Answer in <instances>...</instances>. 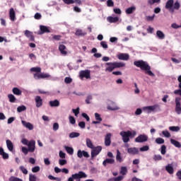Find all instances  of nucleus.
<instances>
[{
    "instance_id": "nucleus-26",
    "label": "nucleus",
    "mask_w": 181,
    "mask_h": 181,
    "mask_svg": "<svg viewBox=\"0 0 181 181\" xmlns=\"http://www.w3.org/2000/svg\"><path fill=\"white\" fill-rule=\"evenodd\" d=\"M115 160L114 158H106L103 162V166H107V163H109L110 165H113L115 163Z\"/></svg>"
},
{
    "instance_id": "nucleus-41",
    "label": "nucleus",
    "mask_w": 181,
    "mask_h": 181,
    "mask_svg": "<svg viewBox=\"0 0 181 181\" xmlns=\"http://www.w3.org/2000/svg\"><path fill=\"white\" fill-rule=\"evenodd\" d=\"M8 98L10 103H15L16 101V98L15 97V95H13L12 94H8Z\"/></svg>"
},
{
    "instance_id": "nucleus-29",
    "label": "nucleus",
    "mask_w": 181,
    "mask_h": 181,
    "mask_svg": "<svg viewBox=\"0 0 181 181\" xmlns=\"http://www.w3.org/2000/svg\"><path fill=\"white\" fill-rule=\"evenodd\" d=\"M170 144L175 146V148H181V144L178 141H176L173 139H170Z\"/></svg>"
},
{
    "instance_id": "nucleus-7",
    "label": "nucleus",
    "mask_w": 181,
    "mask_h": 181,
    "mask_svg": "<svg viewBox=\"0 0 181 181\" xmlns=\"http://www.w3.org/2000/svg\"><path fill=\"white\" fill-rule=\"evenodd\" d=\"M134 141L137 144H144V142L148 141V136L145 134H140L135 139Z\"/></svg>"
},
{
    "instance_id": "nucleus-16",
    "label": "nucleus",
    "mask_w": 181,
    "mask_h": 181,
    "mask_svg": "<svg viewBox=\"0 0 181 181\" xmlns=\"http://www.w3.org/2000/svg\"><path fill=\"white\" fill-rule=\"evenodd\" d=\"M111 136L112 134L111 133H107L105 136V146H110L111 145Z\"/></svg>"
},
{
    "instance_id": "nucleus-28",
    "label": "nucleus",
    "mask_w": 181,
    "mask_h": 181,
    "mask_svg": "<svg viewBox=\"0 0 181 181\" xmlns=\"http://www.w3.org/2000/svg\"><path fill=\"white\" fill-rule=\"evenodd\" d=\"M156 37L160 39V40H163V39H165V34L163 33V32L160 31V30H157L156 31Z\"/></svg>"
},
{
    "instance_id": "nucleus-22",
    "label": "nucleus",
    "mask_w": 181,
    "mask_h": 181,
    "mask_svg": "<svg viewBox=\"0 0 181 181\" xmlns=\"http://www.w3.org/2000/svg\"><path fill=\"white\" fill-rule=\"evenodd\" d=\"M9 16H10V19H11V21H12V22H14V21H16V16L15 13V10L13 8H11L9 11Z\"/></svg>"
},
{
    "instance_id": "nucleus-46",
    "label": "nucleus",
    "mask_w": 181,
    "mask_h": 181,
    "mask_svg": "<svg viewBox=\"0 0 181 181\" xmlns=\"http://www.w3.org/2000/svg\"><path fill=\"white\" fill-rule=\"evenodd\" d=\"M153 19H155V14H153V16H146V21H147L148 22H152L153 21Z\"/></svg>"
},
{
    "instance_id": "nucleus-52",
    "label": "nucleus",
    "mask_w": 181,
    "mask_h": 181,
    "mask_svg": "<svg viewBox=\"0 0 181 181\" xmlns=\"http://www.w3.org/2000/svg\"><path fill=\"white\" fill-rule=\"evenodd\" d=\"M40 170V167L39 165L35 166L32 168L33 173H37Z\"/></svg>"
},
{
    "instance_id": "nucleus-1",
    "label": "nucleus",
    "mask_w": 181,
    "mask_h": 181,
    "mask_svg": "<svg viewBox=\"0 0 181 181\" xmlns=\"http://www.w3.org/2000/svg\"><path fill=\"white\" fill-rule=\"evenodd\" d=\"M134 64L136 67H139L141 70L146 71V74H148L151 77H155V74L152 73V71H151V66H149L148 62L144 60H138L135 61Z\"/></svg>"
},
{
    "instance_id": "nucleus-35",
    "label": "nucleus",
    "mask_w": 181,
    "mask_h": 181,
    "mask_svg": "<svg viewBox=\"0 0 181 181\" xmlns=\"http://www.w3.org/2000/svg\"><path fill=\"white\" fill-rule=\"evenodd\" d=\"M86 146L90 149H94V145L93 144V141H91V139H86Z\"/></svg>"
},
{
    "instance_id": "nucleus-19",
    "label": "nucleus",
    "mask_w": 181,
    "mask_h": 181,
    "mask_svg": "<svg viewBox=\"0 0 181 181\" xmlns=\"http://www.w3.org/2000/svg\"><path fill=\"white\" fill-rule=\"evenodd\" d=\"M25 36H26V37L30 39V42H35V37L33 36V32H30V30H26L25 31Z\"/></svg>"
},
{
    "instance_id": "nucleus-27",
    "label": "nucleus",
    "mask_w": 181,
    "mask_h": 181,
    "mask_svg": "<svg viewBox=\"0 0 181 181\" xmlns=\"http://www.w3.org/2000/svg\"><path fill=\"white\" fill-rule=\"evenodd\" d=\"M165 170L170 174V175H173V166L172 164H168L165 166Z\"/></svg>"
},
{
    "instance_id": "nucleus-63",
    "label": "nucleus",
    "mask_w": 181,
    "mask_h": 181,
    "mask_svg": "<svg viewBox=\"0 0 181 181\" xmlns=\"http://www.w3.org/2000/svg\"><path fill=\"white\" fill-rule=\"evenodd\" d=\"M100 46H102V47L103 49H108V45L107 44V42H105V41H102L100 42Z\"/></svg>"
},
{
    "instance_id": "nucleus-17",
    "label": "nucleus",
    "mask_w": 181,
    "mask_h": 181,
    "mask_svg": "<svg viewBox=\"0 0 181 181\" xmlns=\"http://www.w3.org/2000/svg\"><path fill=\"white\" fill-rule=\"evenodd\" d=\"M127 152L129 155H138V153H139V148L136 147H131L127 149Z\"/></svg>"
},
{
    "instance_id": "nucleus-62",
    "label": "nucleus",
    "mask_w": 181,
    "mask_h": 181,
    "mask_svg": "<svg viewBox=\"0 0 181 181\" xmlns=\"http://www.w3.org/2000/svg\"><path fill=\"white\" fill-rule=\"evenodd\" d=\"M78 126L80 127L81 129H84L86 128V122H79Z\"/></svg>"
},
{
    "instance_id": "nucleus-4",
    "label": "nucleus",
    "mask_w": 181,
    "mask_h": 181,
    "mask_svg": "<svg viewBox=\"0 0 181 181\" xmlns=\"http://www.w3.org/2000/svg\"><path fill=\"white\" fill-rule=\"evenodd\" d=\"M143 110L147 112V114H151L152 112L160 111V107L159 105H153L151 106H146L143 107Z\"/></svg>"
},
{
    "instance_id": "nucleus-32",
    "label": "nucleus",
    "mask_w": 181,
    "mask_h": 181,
    "mask_svg": "<svg viewBox=\"0 0 181 181\" xmlns=\"http://www.w3.org/2000/svg\"><path fill=\"white\" fill-rule=\"evenodd\" d=\"M59 50L62 53V54H67V51H66V47L64 45H60L59 46Z\"/></svg>"
},
{
    "instance_id": "nucleus-42",
    "label": "nucleus",
    "mask_w": 181,
    "mask_h": 181,
    "mask_svg": "<svg viewBox=\"0 0 181 181\" xmlns=\"http://www.w3.org/2000/svg\"><path fill=\"white\" fill-rule=\"evenodd\" d=\"M156 144H158V145H162L163 144H165V139L158 137L156 139Z\"/></svg>"
},
{
    "instance_id": "nucleus-40",
    "label": "nucleus",
    "mask_w": 181,
    "mask_h": 181,
    "mask_svg": "<svg viewBox=\"0 0 181 181\" xmlns=\"http://www.w3.org/2000/svg\"><path fill=\"white\" fill-rule=\"evenodd\" d=\"M78 136H80V133H78V132H73L69 134V138H71V139H73V138H78Z\"/></svg>"
},
{
    "instance_id": "nucleus-60",
    "label": "nucleus",
    "mask_w": 181,
    "mask_h": 181,
    "mask_svg": "<svg viewBox=\"0 0 181 181\" xmlns=\"http://www.w3.org/2000/svg\"><path fill=\"white\" fill-rule=\"evenodd\" d=\"M59 128V123L55 122L53 124V126H52L53 131L54 132L58 131Z\"/></svg>"
},
{
    "instance_id": "nucleus-31",
    "label": "nucleus",
    "mask_w": 181,
    "mask_h": 181,
    "mask_svg": "<svg viewBox=\"0 0 181 181\" xmlns=\"http://www.w3.org/2000/svg\"><path fill=\"white\" fill-rule=\"evenodd\" d=\"M65 151L69 153V155H73L74 153V149L73 147H69L67 146H64Z\"/></svg>"
},
{
    "instance_id": "nucleus-21",
    "label": "nucleus",
    "mask_w": 181,
    "mask_h": 181,
    "mask_svg": "<svg viewBox=\"0 0 181 181\" xmlns=\"http://www.w3.org/2000/svg\"><path fill=\"white\" fill-rule=\"evenodd\" d=\"M6 147L10 152H13V143L11 140L7 139L6 141Z\"/></svg>"
},
{
    "instance_id": "nucleus-50",
    "label": "nucleus",
    "mask_w": 181,
    "mask_h": 181,
    "mask_svg": "<svg viewBox=\"0 0 181 181\" xmlns=\"http://www.w3.org/2000/svg\"><path fill=\"white\" fill-rule=\"evenodd\" d=\"M153 159L155 161L162 160V156H160V154L154 155Z\"/></svg>"
},
{
    "instance_id": "nucleus-2",
    "label": "nucleus",
    "mask_w": 181,
    "mask_h": 181,
    "mask_svg": "<svg viewBox=\"0 0 181 181\" xmlns=\"http://www.w3.org/2000/svg\"><path fill=\"white\" fill-rule=\"evenodd\" d=\"M119 135L122 136V139L124 142V144H128L129 142V138H135L136 136V131H122L119 133Z\"/></svg>"
},
{
    "instance_id": "nucleus-44",
    "label": "nucleus",
    "mask_w": 181,
    "mask_h": 181,
    "mask_svg": "<svg viewBox=\"0 0 181 181\" xmlns=\"http://www.w3.org/2000/svg\"><path fill=\"white\" fill-rule=\"evenodd\" d=\"M17 111L18 112H23V111H26V106L25 105H21L17 107Z\"/></svg>"
},
{
    "instance_id": "nucleus-5",
    "label": "nucleus",
    "mask_w": 181,
    "mask_h": 181,
    "mask_svg": "<svg viewBox=\"0 0 181 181\" xmlns=\"http://www.w3.org/2000/svg\"><path fill=\"white\" fill-rule=\"evenodd\" d=\"M79 78H81V80H83V78H91V73L90 70L86 69L81 71L79 72Z\"/></svg>"
},
{
    "instance_id": "nucleus-55",
    "label": "nucleus",
    "mask_w": 181,
    "mask_h": 181,
    "mask_svg": "<svg viewBox=\"0 0 181 181\" xmlns=\"http://www.w3.org/2000/svg\"><path fill=\"white\" fill-rule=\"evenodd\" d=\"M19 169L21 170L22 173L24 175H28V169L25 168L23 165L20 166Z\"/></svg>"
},
{
    "instance_id": "nucleus-47",
    "label": "nucleus",
    "mask_w": 181,
    "mask_h": 181,
    "mask_svg": "<svg viewBox=\"0 0 181 181\" xmlns=\"http://www.w3.org/2000/svg\"><path fill=\"white\" fill-rule=\"evenodd\" d=\"M95 119L96 121H99V122H101L103 121V118H101V115L98 113H95Z\"/></svg>"
},
{
    "instance_id": "nucleus-59",
    "label": "nucleus",
    "mask_w": 181,
    "mask_h": 181,
    "mask_svg": "<svg viewBox=\"0 0 181 181\" xmlns=\"http://www.w3.org/2000/svg\"><path fill=\"white\" fill-rule=\"evenodd\" d=\"M35 80H40L42 78V74L35 73L34 74Z\"/></svg>"
},
{
    "instance_id": "nucleus-9",
    "label": "nucleus",
    "mask_w": 181,
    "mask_h": 181,
    "mask_svg": "<svg viewBox=\"0 0 181 181\" xmlns=\"http://www.w3.org/2000/svg\"><path fill=\"white\" fill-rule=\"evenodd\" d=\"M174 4H175V0H168L165 4V9H168L170 13H173V12H175V10L173 8Z\"/></svg>"
},
{
    "instance_id": "nucleus-43",
    "label": "nucleus",
    "mask_w": 181,
    "mask_h": 181,
    "mask_svg": "<svg viewBox=\"0 0 181 181\" xmlns=\"http://www.w3.org/2000/svg\"><path fill=\"white\" fill-rule=\"evenodd\" d=\"M48 179H49V180L62 181L61 177H54L52 175H48Z\"/></svg>"
},
{
    "instance_id": "nucleus-58",
    "label": "nucleus",
    "mask_w": 181,
    "mask_h": 181,
    "mask_svg": "<svg viewBox=\"0 0 181 181\" xmlns=\"http://www.w3.org/2000/svg\"><path fill=\"white\" fill-rule=\"evenodd\" d=\"M67 163V160L66 159H59V164L61 166H64Z\"/></svg>"
},
{
    "instance_id": "nucleus-53",
    "label": "nucleus",
    "mask_w": 181,
    "mask_h": 181,
    "mask_svg": "<svg viewBox=\"0 0 181 181\" xmlns=\"http://www.w3.org/2000/svg\"><path fill=\"white\" fill-rule=\"evenodd\" d=\"M72 112H74L75 117H77L80 114V107H77L76 109H72Z\"/></svg>"
},
{
    "instance_id": "nucleus-24",
    "label": "nucleus",
    "mask_w": 181,
    "mask_h": 181,
    "mask_svg": "<svg viewBox=\"0 0 181 181\" xmlns=\"http://www.w3.org/2000/svg\"><path fill=\"white\" fill-rule=\"evenodd\" d=\"M107 22H110V23H117V22L119 21V18L109 16L107 17Z\"/></svg>"
},
{
    "instance_id": "nucleus-23",
    "label": "nucleus",
    "mask_w": 181,
    "mask_h": 181,
    "mask_svg": "<svg viewBox=\"0 0 181 181\" xmlns=\"http://www.w3.org/2000/svg\"><path fill=\"white\" fill-rule=\"evenodd\" d=\"M0 156H2L3 159H9V154L6 153L2 147H0Z\"/></svg>"
},
{
    "instance_id": "nucleus-20",
    "label": "nucleus",
    "mask_w": 181,
    "mask_h": 181,
    "mask_svg": "<svg viewBox=\"0 0 181 181\" xmlns=\"http://www.w3.org/2000/svg\"><path fill=\"white\" fill-rule=\"evenodd\" d=\"M117 58L119 59V60H129V54L121 53L117 55Z\"/></svg>"
},
{
    "instance_id": "nucleus-10",
    "label": "nucleus",
    "mask_w": 181,
    "mask_h": 181,
    "mask_svg": "<svg viewBox=\"0 0 181 181\" xmlns=\"http://www.w3.org/2000/svg\"><path fill=\"white\" fill-rule=\"evenodd\" d=\"M101 151H103V147L101 146H98L96 147L93 146V148H92L91 151V158H95Z\"/></svg>"
},
{
    "instance_id": "nucleus-33",
    "label": "nucleus",
    "mask_w": 181,
    "mask_h": 181,
    "mask_svg": "<svg viewBox=\"0 0 181 181\" xmlns=\"http://www.w3.org/2000/svg\"><path fill=\"white\" fill-rule=\"evenodd\" d=\"M136 8L135 6H131L126 9V13L127 15H131V13H133L134 11H135Z\"/></svg>"
},
{
    "instance_id": "nucleus-3",
    "label": "nucleus",
    "mask_w": 181,
    "mask_h": 181,
    "mask_svg": "<svg viewBox=\"0 0 181 181\" xmlns=\"http://www.w3.org/2000/svg\"><path fill=\"white\" fill-rule=\"evenodd\" d=\"M105 66H107L105 71L108 73H111L112 71H114L115 69H119V67H124L125 66V64L122 62H107L105 64Z\"/></svg>"
},
{
    "instance_id": "nucleus-37",
    "label": "nucleus",
    "mask_w": 181,
    "mask_h": 181,
    "mask_svg": "<svg viewBox=\"0 0 181 181\" xmlns=\"http://www.w3.org/2000/svg\"><path fill=\"white\" fill-rule=\"evenodd\" d=\"M76 36H86L87 33H83V30L77 29L75 33Z\"/></svg>"
},
{
    "instance_id": "nucleus-39",
    "label": "nucleus",
    "mask_w": 181,
    "mask_h": 181,
    "mask_svg": "<svg viewBox=\"0 0 181 181\" xmlns=\"http://www.w3.org/2000/svg\"><path fill=\"white\" fill-rule=\"evenodd\" d=\"M173 6V9H174V11H175V9L176 11H179V9H180V3H179V1H176L174 3Z\"/></svg>"
},
{
    "instance_id": "nucleus-6",
    "label": "nucleus",
    "mask_w": 181,
    "mask_h": 181,
    "mask_svg": "<svg viewBox=\"0 0 181 181\" xmlns=\"http://www.w3.org/2000/svg\"><path fill=\"white\" fill-rule=\"evenodd\" d=\"M72 177L76 181H81V179L87 177V174L83 171H79L78 173L73 174Z\"/></svg>"
},
{
    "instance_id": "nucleus-56",
    "label": "nucleus",
    "mask_w": 181,
    "mask_h": 181,
    "mask_svg": "<svg viewBox=\"0 0 181 181\" xmlns=\"http://www.w3.org/2000/svg\"><path fill=\"white\" fill-rule=\"evenodd\" d=\"M69 122L71 124V125H74L76 124V119L73 116L69 117Z\"/></svg>"
},
{
    "instance_id": "nucleus-51",
    "label": "nucleus",
    "mask_w": 181,
    "mask_h": 181,
    "mask_svg": "<svg viewBox=\"0 0 181 181\" xmlns=\"http://www.w3.org/2000/svg\"><path fill=\"white\" fill-rule=\"evenodd\" d=\"M21 151L23 153H24V155H28V153L30 152V151L29 150V148H26V147H22Z\"/></svg>"
},
{
    "instance_id": "nucleus-36",
    "label": "nucleus",
    "mask_w": 181,
    "mask_h": 181,
    "mask_svg": "<svg viewBox=\"0 0 181 181\" xmlns=\"http://www.w3.org/2000/svg\"><path fill=\"white\" fill-rule=\"evenodd\" d=\"M119 173L123 176L127 175V173H128V168H127V167L122 166L120 168Z\"/></svg>"
},
{
    "instance_id": "nucleus-34",
    "label": "nucleus",
    "mask_w": 181,
    "mask_h": 181,
    "mask_svg": "<svg viewBox=\"0 0 181 181\" xmlns=\"http://www.w3.org/2000/svg\"><path fill=\"white\" fill-rule=\"evenodd\" d=\"M116 160H117V162H119V163H121V162H122V157H121V152L119 151V150H117V155H116Z\"/></svg>"
},
{
    "instance_id": "nucleus-11",
    "label": "nucleus",
    "mask_w": 181,
    "mask_h": 181,
    "mask_svg": "<svg viewBox=\"0 0 181 181\" xmlns=\"http://www.w3.org/2000/svg\"><path fill=\"white\" fill-rule=\"evenodd\" d=\"M27 146L30 152L33 153V152H35V149H36V141L35 140H30Z\"/></svg>"
},
{
    "instance_id": "nucleus-30",
    "label": "nucleus",
    "mask_w": 181,
    "mask_h": 181,
    "mask_svg": "<svg viewBox=\"0 0 181 181\" xmlns=\"http://www.w3.org/2000/svg\"><path fill=\"white\" fill-rule=\"evenodd\" d=\"M12 93L15 95H22V90H21V89H19L18 88H16V87L13 88Z\"/></svg>"
},
{
    "instance_id": "nucleus-57",
    "label": "nucleus",
    "mask_w": 181,
    "mask_h": 181,
    "mask_svg": "<svg viewBox=\"0 0 181 181\" xmlns=\"http://www.w3.org/2000/svg\"><path fill=\"white\" fill-rule=\"evenodd\" d=\"M91 100H93V96L91 95H89L87 96L85 102L87 104H91Z\"/></svg>"
},
{
    "instance_id": "nucleus-64",
    "label": "nucleus",
    "mask_w": 181,
    "mask_h": 181,
    "mask_svg": "<svg viewBox=\"0 0 181 181\" xmlns=\"http://www.w3.org/2000/svg\"><path fill=\"white\" fill-rule=\"evenodd\" d=\"M10 181H23L22 179L18 178V177H11L9 179Z\"/></svg>"
},
{
    "instance_id": "nucleus-38",
    "label": "nucleus",
    "mask_w": 181,
    "mask_h": 181,
    "mask_svg": "<svg viewBox=\"0 0 181 181\" xmlns=\"http://www.w3.org/2000/svg\"><path fill=\"white\" fill-rule=\"evenodd\" d=\"M169 129L173 132H179V131H180V127H179V126H171L169 127Z\"/></svg>"
},
{
    "instance_id": "nucleus-8",
    "label": "nucleus",
    "mask_w": 181,
    "mask_h": 181,
    "mask_svg": "<svg viewBox=\"0 0 181 181\" xmlns=\"http://www.w3.org/2000/svg\"><path fill=\"white\" fill-rule=\"evenodd\" d=\"M181 98H175V112L177 115L181 114Z\"/></svg>"
},
{
    "instance_id": "nucleus-15",
    "label": "nucleus",
    "mask_w": 181,
    "mask_h": 181,
    "mask_svg": "<svg viewBox=\"0 0 181 181\" xmlns=\"http://www.w3.org/2000/svg\"><path fill=\"white\" fill-rule=\"evenodd\" d=\"M40 32L38 33V35H43L44 33H50V30L49 27L46 25H40Z\"/></svg>"
},
{
    "instance_id": "nucleus-13",
    "label": "nucleus",
    "mask_w": 181,
    "mask_h": 181,
    "mask_svg": "<svg viewBox=\"0 0 181 181\" xmlns=\"http://www.w3.org/2000/svg\"><path fill=\"white\" fill-rule=\"evenodd\" d=\"M77 156H78V158L81 159V158H83V156H84V158H90V154H88V152H87L86 151L78 150L77 152Z\"/></svg>"
},
{
    "instance_id": "nucleus-25",
    "label": "nucleus",
    "mask_w": 181,
    "mask_h": 181,
    "mask_svg": "<svg viewBox=\"0 0 181 181\" xmlns=\"http://www.w3.org/2000/svg\"><path fill=\"white\" fill-rule=\"evenodd\" d=\"M50 107H59L60 105V101L59 100H50L49 102Z\"/></svg>"
},
{
    "instance_id": "nucleus-18",
    "label": "nucleus",
    "mask_w": 181,
    "mask_h": 181,
    "mask_svg": "<svg viewBox=\"0 0 181 181\" xmlns=\"http://www.w3.org/2000/svg\"><path fill=\"white\" fill-rule=\"evenodd\" d=\"M35 101L36 103V107L37 108H40V107H42V105H43V100L42 99V98L39 95L36 96L35 98Z\"/></svg>"
},
{
    "instance_id": "nucleus-14",
    "label": "nucleus",
    "mask_w": 181,
    "mask_h": 181,
    "mask_svg": "<svg viewBox=\"0 0 181 181\" xmlns=\"http://www.w3.org/2000/svg\"><path fill=\"white\" fill-rule=\"evenodd\" d=\"M21 124H23V127L27 128V129H29V131H32L33 129V124L29 122L21 120Z\"/></svg>"
},
{
    "instance_id": "nucleus-61",
    "label": "nucleus",
    "mask_w": 181,
    "mask_h": 181,
    "mask_svg": "<svg viewBox=\"0 0 181 181\" xmlns=\"http://www.w3.org/2000/svg\"><path fill=\"white\" fill-rule=\"evenodd\" d=\"M162 134L165 138H170V133L168 130L163 131Z\"/></svg>"
},
{
    "instance_id": "nucleus-12",
    "label": "nucleus",
    "mask_w": 181,
    "mask_h": 181,
    "mask_svg": "<svg viewBox=\"0 0 181 181\" xmlns=\"http://www.w3.org/2000/svg\"><path fill=\"white\" fill-rule=\"evenodd\" d=\"M109 111H118V110H121V107L117 105V103L112 102V103L107 107Z\"/></svg>"
},
{
    "instance_id": "nucleus-54",
    "label": "nucleus",
    "mask_w": 181,
    "mask_h": 181,
    "mask_svg": "<svg viewBox=\"0 0 181 181\" xmlns=\"http://www.w3.org/2000/svg\"><path fill=\"white\" fill-rule=\"evenodd\" d=\"M37 179V177L33 174H30L29 175V181H36Z\"/></svg>"
},
{
    "instance_id": "nucleus-49",
    "label": "nucleus",
    "mask_w": 181,
    "mask_h": 181,
    "mask_svg": "<svg viewBox=\"0 0 181 181\" xmlns=\"http://www.w3.org/2000/svg\"><path fill=\"white\" fill-rule=\"evenodd\" d=\"M140 152H146L149 151V146H144L139 148Z\"/></svg>"
},
{
    "instance_id": "nucleus-48",
    "label": "nucleus",
    "mask_w": 181,
    "mask_h": 181,
    "mask_svg": "<svg viewBox=\"0 0 181 181\" xmlns=\"http://www.w3.org/2000/svg\"><path fill=\"white\" fill-rule=\"evenodd\" d=\"M160 153L161 155H166V146L165 145L161 146Z\"/></svg>"
},
{
    "instance_id": "nucleus-45",
    "label": "nucleus",
    "mask_w": 181,
    "mask_h": 181,
    "mask_svg": "<svg viewBox=\"0 0 181 181\" xmlns=\"http://www.w3.org/2000/svg\"><path fill=\"white\" fill-rule=\"evenodd\" d=\"M30 71H33L34 73H40L42 71V68L40 67H33L30 69Z\"/></svg>"
}]
</instances>
